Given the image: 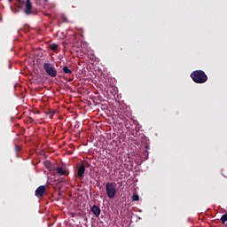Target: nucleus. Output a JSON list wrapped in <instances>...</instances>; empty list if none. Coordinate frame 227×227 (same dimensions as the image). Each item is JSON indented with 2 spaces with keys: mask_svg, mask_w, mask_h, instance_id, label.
<instances>
[{
  "mask_svg": "<svg viewBox=\"0 0 227 227\" xmlns=\"http://www.w3.org/2000/svg\"><path fill=\"white\" fill-rule=\"evenodd\" d=\"M191 77L197 84H204V82L208 81V76H207V74H205L203 70L193 71L191 74Z\"/></svg>",
  "mask_w": 227,
  "mask_h": 227,
  "instance_id": "f257e3e1",
  "label": "nucleus"
},
{
  "mask_svg": "<svg viewBox=\"0 0 227 227\" xmlns=\"http://www.w3.org/2000/svg\"><path fill=\"white\" fill-rule=\"evenodd\" d=\"M106 192L109 200H114L118 191L116 190V183L108 182L106 184Z\"/></svg>",
  "mask_w": 227,
  "mask_h": 227,
  "instance_id": "f03ea898",
  "label": "nucleus"
},
{
  "mask_svg": "<svg viewBox=\"0 0 227 227\" xmlns=\"http://www.w3.org/2000/svg\"><path fill=\"white\" fill-rule=\"evenodd\" d=\"M43 67L44 68V72H46L47 75H49L50 77L54 78L56 77V75H58V70L56 69V67H54V65L44 62L43 64Z\"/></svg>",
  "mask_w": 227,
  "mask_h": 227,
  "instance_id": "7ed1b4c3",
  "label": "nucleus"
},
{
  "mask_svg": "<svg viewBox=\"0 0 227 227\" xmlns=\"http://www.w3.org/2000/svg\"><path fill=\"white\" fill-rule=\"evenodd\" d=\"M24 3V13L27 15H36V11L33 10V4L31 3V0H25Z\"/></svg>",
  "mask_w": 227,
  "mask_h": 227,
  "instance_id": "20e7f679",
  "label": "nucleus"
},
{
  "mask_svg": "<svg viewBox=\"0 0 227 227\" xmlns=\"http://www.w3.org/2000/svg\"><path fill=\"white\" fill-rule=\"evenodd\" d=\"M45 192H47V186L41 185L35 190V195L37 198H42L45 194Z\"/></svg>",
  "mask_w": 227,
  "mask_h": 227,
  "instance_id": "39448f33",
  "label": "nucleus"
},
{
  "mask_svg": "<svg viewBox=\"0 0 227 227\" xmlns=\"http://www.w3.org/2000/svg\"><path fill=\"white\" fill-rule=\"evenodd\" d=\"M85 171H86V167L84 166V164L80 165L77 172L78 178H84Z\"/></svg>",
  "mask_w": 227,
  "mask_h": 227,
  "instance_id": "423d86ee",
  "label": "nucleus"
},
{
  "mask_svg": "<svg viewBox=\"0 0 227 227\" xmlns=\"http://www.w3.org/2000/svg\"><path fill=\"white\" fill-rule=\"evenodd\" d=\"M90 210H91L92 214L95 215V217H99L101 210H100V207L98 206L93 205L91 207Z\"/></svg>",
  "mask_w": 227,
  "mask_h": 227,
  "instance_id": "0eeeda50",
  "label": "nucleus"
},
{
  "mask_svg": "<svg viewBox=\"0 0 227 227\" xmlns=\"http://www.w3.org/2000/svg\"><path fill=\"white\" fill-rule=\"evenodd\" d=\"M56 171L57 175H59V176H65V175H67V170L65 169V168L59 167L56 168Z\"/></svg>",
  "mask_w": 227,
  "mask_h": 227,
  "instance_id": "6e6552de",
  "label": "nucleus"
},
{
  "mask_svg": "<svg viewBox=\"0 0 227 227\" xmlns=\"http://www.w3.org/2000/svg\"><path fill=\"white\" fill-rule=\"evenodd\" d=\"M145 152H144V153H143V157H144V159H145V160H147L148 155H149V153H148V150H150V145H146L145 146Z\"/></svg>",
  "mask_w": 227,
  "mask_h": 227,
  "instance_id": "1a4fd4ad",
  "label": "nucleus"
},
{
  "mask_svg": "<svg viewBox=\"0 0 227 227\" xmlns=\"http://www.w3.org/2000/svg\"><path fill=\"white\" fill-rule=\"evenodd\" d=\"M62 70H63L64 74H66L67 75H70V74H72V71L67 66H65Z\"/></svg>",
  "mask_w": 227,
  "mask_h": 227,
  "instance_id": "9d476101",
  "label": "nucleus"
},
{
  "mask_svg": "<svg viewBox=\"0 0 227 227\" xmlns=\"http://www.w3.org/2000/svg\"><path fill=\"white\" fill-rule=\"evenodd\" d=\"M58 47H59V46L56 43L50 44V49H51V51H53V52H56V51H58Z\"/></svg>",
  "mask_w": 227,
  "mask_h": 227,
  "instance_id": "9b49d317",
  "label": "nucleus"
},
{
  "mask_svg": "<svg viewBox=\"0 0 227 227\" xmlns=\"http://www.w3.org/2000/svg\"><path fill=\"white\" fill-rule=\"evenodd\" d=\"M56 113H58V111H56V110H51L49 113H47V114H48L49 118H50L51 120H52V118H54V114H55Z\"/></svg>",
  "mask_w": 227,
  "mask_h": 227,
  "instance_id": "f8f14e48",
  "label": "nucleus"
},
{
  "mask_svg": "<svg viewBox=\"0 0 227 227\" xmlns=\"http://www.w3.org/2000/svg\"><path fill=\"white\" fill-rule=\"evenodd\" d=\"M220 220L224 224L227 222V214L223 215Z\"/></svg>",
  "mask_w": 227,
  "mask_h": 227,
  "instance_id": "ddd939ff",
  "label": "nucleus"
},
{
  "mask_svg": "<svg viewBox=\"0 0 227 227\" xmlns=\"http://www.w3.org/2000/svg\"><path fill=\"white\" fill-rule=\"evenodd\" d=\"M132 200H133V201H139V195L137 194V193H134V194L132 195Z\"/></svg>",
  "mask_w": 227,
  "mask_h": 227,
  "instance_id": "4468645a",
  "label": "nucleus"
},
{
  "mask_svg": "<svg viewBox=\"0 0 227 227\" xmlns=\"http://www.w3.org/2000/svg\"><path fill=\"white\" fill-rule=\"evenodd\" d=\"M15 152H16V153H19V152H20V145L15 146Z\"/></svg>",
  "mask_w": 227,
  "mask_h": 227,
  "instance_id": "2eb2a0df",
  "label": "nucleus"
},
{
  "mask_svg": "<svg viewBox=\"0 0 227 227\" xmlns=\"http://www.w3.org/2000/svg\"><path fill=\"white\" fill-rule=\"evenodd\" d=\"M13 0H9V3H12Z\"/></svg>",
  "mask_w": 227,
  "mask_h": 227,
  "instance_id": "dca6fc26",
  "label": "nucleus"
}]
</instances>
